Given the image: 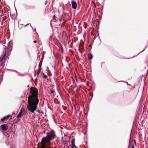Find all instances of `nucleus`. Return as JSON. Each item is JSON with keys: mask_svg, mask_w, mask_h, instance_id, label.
<instances>
[{"mask_svg": "<svg viewBox=\"0 0 148 148\" xmlns=\"http://www.w3.org/2000/svg\"><path fill=\"white\" fill-rule=\"evenodd\" d=\"M30 95L27 97L28 105L27 108L28 110L31 113H33L36 110L39 103L38 97V90L36 88L32 87L30 88Z\"/></svg>", "mask_w": 148, "mask_h": 148, "instance_id": "1", "label": "nucleus"}, {"mask_svg": "<svg viewBox=\"0 0 148 148\" xmlns=\"http://www.w3.org/2000/svg\"><path fill=\"white\" fill-rule=\"evenodd\" d=\"M56 136L54 131L51 130L50 132H47V136L43 137L41 140V142L45 143L46 142H50L51 140L53 139Z\"/></svg>", "mask_w": 148, "mask_h": 148, "instance_id": "2", "label": "nucleus"}, {"mask_svg": "<svg viewBox=\"0 0 148 148\" xmlns=\"http://www.w3.org/2000/svg\"><path fill=\"white\" fill-rule=\"evenodd\" d=\"M71 3L72 8L74 9H76L77 7V5L76 2L75 1H71Z\"/></svg>", "mask_w": 148, "mask_h": 148, "instance_id": "3", "label": "nucleus"}, {"mask_svg": "<svg viewBox=\"0 0 148 148\" xmlns=\"http://www.w3.org/2000/svg\"><path fill=\"white\" fill-rule=\"evenodd\" d=\"M1 129L3 131H6L8 129V126L6 124H2L1 126Z\"/></svg>", "mask_w": 148, "mask_h": 148, "instance_id": "4", "label": "nucleus"}, {"mask_svg": "<svg viewBox=\"0 0 148 148\" xmlns=\"http://www.w3.org/2000/svg\"><path fill=\"white\" fill-rule=\"evenodd\" d=\"M25 110H23V108H22L19 112V113L17 115V116L16 117L17 118H20L23 115V114L22 113L23 112H25Z\"/></svg>", "mask_w": 148, "mask_h": 148, "instance_id": "5", "label": "nucleus"}, {"mask_svg": "<svg viewBox=\"0 0 148 148\" xmlns=\"http://www.w3.org/2000/svg\"><path fill=\"white\" fill-rule=\"evenodd\" d=\"M75 139L74 138H73L71 141V148H74L75 147V148H77V147L75 146Z\"/></svg>", "mask_w": 148, "mask_h": 148, "instance_id": "6", "label": "nucleus"}, {"mask_svg": "<svg viewBox=\"0 0 148 148\" xmlns=\"http://www.w3.org/2000/svg\"><path fill=\"white\" fill-rule=\"evenodd\" d=\"M69 17V16L68 14L63 12V13L62 15V18H67Z\"/></svg>", "mask_w": 148, "mask_h": 148, "instance_id": "7", "label": "nucleus"}, {"mask_svg": "<svg viewBox=\"0 0 148 148\" xmlns=\"http://www.w3.org/2000/svg\"><path fill=\"white\" fill-rule=\"evenodd\" d=\"M12 42H10L8 43V48L9 49H12Z\"/></svg>", "mask_w": 148, "mask_h": 148, "instance_id": "8", "label": "nucleus"}, {"mask_svg": "<svg viewBox=\"0 0 148 148\" xmlns=\"http://www.w3.org/2000/svg\"><path fill=\"white\" fill-rule=\"evenodd\" d=\"M6 54H5L1 56L0 58V62L3 61V60L5 59V58Z\"/></svg>", "mask_w": 148, "mask_h": 148, "instance_id": "9", "label": "nucleus"}, {"mask_svg": "<svg viewBox=\"0 0 148 148\" xmlns=\"http://www.w3.org/2000/svg\"><path fill=\"white\" fill-rule=\"evenodd\" d=\"M5 65V63L3 61L0 62V68H1V69L4 67Z\"/></svg>", "mask_w": 148, "mask_h": 148, "instance_id": "10", "label": "nucleus"}, {"mask_svg": "<svg viewBox=\"0 0 148 148\" xmlns=\"http://www.w3.org/2000/svg\"><path fill=\"white\" fill-rule=\"evenodd\" d=\"M93 56L90 53L89 56H88V58L89 60H91L92 59V58Z\"/></svg>", "mask_w": 148, "mask_h": 148, "instance_id": "11", "label": "nucleus"}, {"mask_svg": "<svg viewBox=\"0 0 148 148\" xmlns=\"http://www.w3.org/2000/svg\"><path fill=\"white\" fill-rule=\"evenodd\" d=\"M45 53V52L44 51L42 52V56L41 58V61H42L43 58H44V56Z\"/></svg>", "mask_w": 148, "mask_h": 148, "instance_id": "12", "label": "nucleus"}, {"mask_svg": "<svg viewBox=\"0 0 148 148\" xmlns=\"http://www.w3.org/2000/svg\"><path fill=\"white\" fill-rule=\"evenodd\" d=\"M8 70H9V71H11L12 72H15L16 73H17V74H19V72H18V71H16V70H10V69H9V70L8 69Z\"/></svg>", "mask_w": 148, "mask_h": 148, "instance_id": "13", "label": "nucleus"}, {"mask_svg": "<svg viewBox=\"0 0 148 148\" xmlns=\"http://www.w3.org/2000/svg\"><path fill=\"white\" fill-rule=\"evenodd\" d=\"M6 119V118L5 116H4L3 117L2 119H1V121H5V119Z\"/></svg>", "mask_w": 148, "mask_h": 148, "instance_id": "14", "label": "nucleus"}, {"mask_svg": "<svg viewBox=\"0 0 148 148\" xmlns=\"http://www.w3.org/2000/svg\"><path fill=\"white\" fill-rule=\"evenodd\" d=\"M119 82H124L125 83H126L127 84V85H130V84H128V82H125L124 81H119Z\"/></svg>", "mask_w": 148, "mask_h": 148, "instance_id": "15", "label": "nucleus"}, {"mask_svg": "<svg viewBox=\"0 0 148 148\" xmlns=\"http://www.w3.org/2000/svg\"><path fill=\"white\" fill-rule=\"evenodd\" d=\"M11 116V115H8L6 116V119H7Z\"/></svg>", "mask_w": 148, "mask_h": 148, "instance_id": "16", "label": "nucleus"}, {"mask_svg": "<svg viewBox=\"0 0 148 148\" xmlns=\"http://www.w3.org/2000/svg\"><path fill=\"white\" fill-rule=\"evenodd\" d=\"M42 61H41V60L40 61L39 64V67L40 65H42Z\"/></svg>", "mask_w": 148, "mask_h": 148, "instance_id": "17", "label": "nucleus"}, {"mask_svg": "<svg viewBox=\"0 0 148 148\" xmlns=\"http://www.w3.org/2000/svg\"><path fill=\"white\" fill-rule=\"evenodd\" d=\"M18 76H24V75L23 74H17Z\"/></svg>", "mask_w": 148, "mask_h": 148, "instance_id": "18", "label": "nucleus"}, {"mask_svg": "<svg viewBox=\"0 0 148 148\" xmlns=\"http://www.w3.org/2000/svg\"><path fill=\"white\" fill-rule=\"evenodd\" d=\"M90 96L91 97H93V93L92 92H90Z\"/></svg>", "mask_w": 148, "mask_h": 148, "instance_id": "19", "label": "nucleus"}, {"mask_svg": "<svg viewBox=\"0 0 148 148\" xmlns=\"http://www.w3.org/2000/svg\"><path fill=\"white\" fill-rule=\"evenodd\" d=\"M43 77L45 79H46L47 77V76L45 75H44Z\"/></svg>", "mask_w": 148, "mask_h": 148, "instance_id": "20", "label": "nucleus"}, {"mask_svg": "<svg viewBox=\"0 0 148 148\" xmlns=\"http://www.w3.org/2000/svg\"><path fill=\"white\" fill-rule=\"evenodd\" d=\"M146 48V47L143 51H142L139 52V53L137 55H138L140 53L143 52V51H144L145 50V49Z\"/></svg>", "mask_w": 148, "mask_h": 148, "instance_id": "21", "label": "nucleus"}, {"mask_svg": "<svg viewBox=\"0 0 148 148\" xmlns=\"http://www.w3.org/2000/svg\"><path fill=\"white\" fill-rule=\"evenodd\" d=\"M47 1H45V5H46L47 4Z\"/></svg>", "mask_w": 148, "mask_h": 148, "instance_id": "22", "label": "nucleus"}, {"mask_svg": "<svg viewBox=\"0 0 148 148\" xmlns=\"http://www.w3.org/2000/svg\"><path fill=\"white\" fill-rule=\"evenodd\" d=\"M54 92V91L53 90H51V94H52V93H53Z\"/></svg>", "mask_w": 148, "mask_h": 148, "instance_id": "23", "label": "nucleus"}, {"mask_svg": "<svg viewBox=\"0 0 148 148\" xmlns=\"http://www.w3.org/2000/svg\"><path fill=\"white\" fill-rule=\"evenodd\" d=\"M33 42H34V43H36L37 42H36V40L34 41Z\"/></svg>", "mask_w": 148, "mask_h": 148, "instance_id": "24", "label": "nucleus"}, {"mask_svg": "<svg viewBox=\"0 0 148 148\" xmlns=\"http://www.w3.org/2000/svg\"><path fill=\"white\" fill-rule=\"evenodd\" d=\"M40 73V71H38L37 72V74H38V75H39V74Z\"/></svg>", "mask_w": 148, "mask_h": 148, "instance_id": "25", "label": "nucleus"}, {"mask_svg": "<svg viewBox=\"0 0 148 148\" xmlns=\"http://www.w3.org/2000/svg\"><path fill=\"white\" fill-rule=\"evenodd\" d=\"M15 9L16 11V16H17V11H16V8H15Z\"/></svg>", "mask_w": 148, "mask_h": 148, "instance_id": "26", "label": "nucleus"}, {"mask_svg": "<svg viewBox=\"0 0 148 148\" xmlns=\"http://www.w3.org/2000/svg\"><path fill=\"white\" fill-rule=\"evenodd\" d=\"M40 55L39 56V53H38V58L39 57V58H40Z\"/></svg>", "mask_w": 148, "mask_h": 148, "instance_id": "27", "label": "nucleus"}, {"mask_svg": "<svg viewBox=\"0 0 148 148\" xmlns=\"http://www.w3.org/2000/svg\"><path fill=\"white\" fill-rule=\"evenodd\" d=\"M11 148H15V147L12 146V147H11Z\"/></svg>", "mask_w": 148, "mask_h": 148, "instance_id": "28", "label": "nucleus"}, {"mask_svg": "<svg viewBox=\"0 0 148 148\" xmlns=\"http://www.w3.org/2000/svg\"><path fill=\"white\" fill-rule=\"evenodd\" d=\"M132 148H134V145H132Z\"/></svg>", "mask_w": 148, "mask_h": 148, "instance_id": "29", "label": "nucleus"}, {"mask_svg": "<svg viewBox=\"0 0 148 148\" xmlns=\"http://www.w3.org/2000/svg\"><path fill=\"white\" fill-rule=\"evenodd\" d=\"M104 63L103 62H101V66L102 67V64H103V63Z\"/></svg>", "mask_w": 148, "mask_h": 148, "instance_id": "30", "label": "nucleus"}, {"mask_svg": "<svg viewBox=\"0 0 148 148\" xmlns=\"http://www.w3.org/2000/svg\"><path fill=\"white\" fill-rule=\"evenodd\" d=\"M134 142L135 144H136V141H135V140H134Z\"/></svg>", "mask_w": 148, "mask_h": 148, "instance_id": "31", "label": "nucleus"}, {"mask_svg": "<svg viewBox=\"0 0 148 148\" xmlns=\"http://www.w3.org/2000/svg\"><path fill=\"white\" fill-rule=\"evenodd\" d=\"M43 132L44 133H45V130H44Z\"/></svg>", "mask_w": 148, "mask_h": 148, "instance_id": "32", "label": "nucleus"}, {"mask_svg": "<svg viewBox=\"0 0 148 148\" xmlns=\"http://www.w3.org/2000/svg\"><path fill=\"white\" fill-rule=\"evenodd\" d=\"M50 25H51V27H52V24H51V23H50Z\"/></svg>", "mask_w": 148, "mask_h": 148, "instance_id": "33", "label": "nucleus"}, {"mask_svg": "<svg viewBox=\"0 0 148 148\" xmlns=\"http://www.w3.org/2000/svg\"><path fill=\"white\" fill-rule=\"evenodd\" d=\"M37 112L39 113H40V111H38Z\"/></svg>", "mask_w": 148, "mask_h": 148, "instance_id": "34", "label": "nucleus"}, {"mask_svg": "<svg viewBox=\"0 0 148 148\" xmlns=\"http://www.w3.org/2000/svg\"><path fill=\"white\" fill-rule=\"evenodd\" d=\"M30 26L32 27V28H33L30 25Z\"/></svg>", "mask_w": 148, "mask_h": 148, "instance_id": "35", "label": "nucleus"}, {"mask_svg": "<svg viewBox=\"0 0 148 148\" xmlns=\"http://www.w3.org/2000/svg\"><path fill=\"white\" fill-rule=\"evenodd\" d=\"M1 70H0V73H1Z\"/></svg>", "mask_w": 148, "mask_h": 148, "instance_id": "36", "label": "nucleus"}, {"mask_svg": "<svg viewBox=\"0 0 148 148\" xmlns=\"http://www.w3.org/2000/svg\"><path fill=\"white\" fill-rule=\"evenodd\" d=\"M91 45H89V47H90Z\"/></svg>", "mask_w": 148, "mask_h": 148, "instance_id": "37", "label": "nucleus"}, {"mask_svg": "<svg viewBox=\"0 0 148 148\" xmlns=\"http://www.w3.org/2000/svg\"><path fill=\"white\" fill-rule=\"evenodd\" d=\"M54 20L55 21H56V19H54Z\"/></svg>", "mask_w": 148, "mask_h": 148, "instance_id": "38", "label": "nucleus"}, {"mask_svg": "<svg viewBox=\"0 0 148 148\" xmlns=\"http://www.w3.org/2000/svg\"><path fill=\"white\" fill-rule=\"evenodd\" d=\"M67 148H69V147L68 146H67Z\"/></svg>", "mask_w": 148, "mask_h": 148, "instance_id": "39", "label": "nucleus"}, {"mask_svg": "<svg viewBox=\"0 0 148 148\" xmlns=\"http://www.w3.org/2000/svg\"><path fill=\"white\" fill-rule=\"evenodd\" d=\"M29 24H27V25H25V26H27V25H28Z\"/></svg>", "mask_w": 148, "mask_h": 148, "instance_id": "40", "label": "nucleus"}, {"mask_svg": "<svg viewBox=\"0 0 148 148\" xmlns=\"http://www.w3.org/2000/svg\"><path fill=\"white\" fill-rule=\"evenodd\" d=\"M82 47H83V46H84V45H82Z\"/></svg>", "mask_w": 148, "mask_h": 148, "instance_id": "41", "label": "nucleus"}, {"mask_svg": "<svg viewBox=\"0 0 148 148\" xmlns=\"http://www.w3.org/2000/svg\"><path fill=\"white\" fill-rule=\"evenodd\" d=\"M2 13H3L2 10V11H1V13L2 14Z\"/></svg>", "mask_w": 148, "mask_h": 148, "instance_id": "42", "label": "nucleus"}, {"mask_svg": "<svg viewBox=\"0 0 148 148\" xmlns=\"http://www.w3.org/2000/svg\"><path fill=\"white\" fill-rule=\"evenodd\" d=\"M60 21H61V19L60 20Z\"/></svg>", "mask_w": 148, "mask_h": 148, "instance_id": "43", "label": "nucleus"}, {"mask_svg": "<svg viewBox=\"0 0 148 148\" xmlns=\"http://www.w3.org/2000/svg\"><path fill=\"white\" fill-rule=\"evenodd\" d=\"M54 17H55V16L54 15L53 16Z\"/></svg>", "mask_w": 148, "mask_h": 148, "instance_id": "44", "label": "nucleus"}]
</instances>
